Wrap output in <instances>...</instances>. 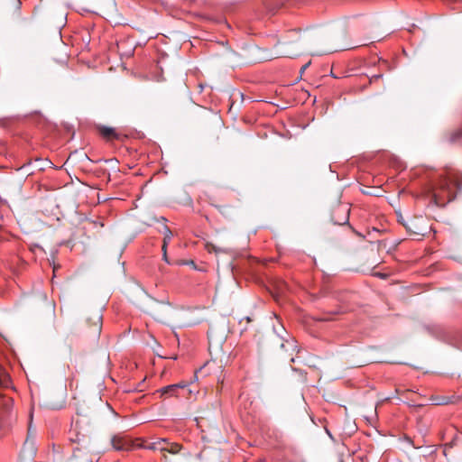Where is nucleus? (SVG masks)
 Wrapping results in <instances>:
<instances>
[{"label": "nucleus", "mask_w": 462, "mask_h": 462, "mask_svg": "<svg viewBox=\"0 0 462 462\" xmlns=\"http://www.w3.org/2000/svg\"><path fill=\"white\" fill-rule=\"evenodd\" d=\"M149 314L157 321L165 322L166 316L170 310V306L162 301H157L152 297H150L149 302Z\"/></svg>", "instance_id": "4"}, {"label": "nucleus", "mask_w": 462, "mask_h": 462, "mask_svg": "<svg viewBox=\"0 0 462 462\" xmlns=\"http://www.w3.org/2000/svg\"><path fill=\"white\" fill-rule=\"evenodd\" d=\"M380 77H382V75H374V78H375V79H378V78H380Z\"/></svg>", "instance_id": "20"}, {"label": "nucleus", "mask_w": 462, "mask_h": 462, "mask_svg": "<svg viewBox=\"0 0 462 462\" xmlns=\"http://www.w3.org/2000/svg\"><path fill=\"white\" fill-rule=\"evenodd\" d=\"M152 220H153L154 222H156V223H160V220H159L158 218H156V217H153V218H152Z\"/></svg>", "instance_id": "19"}, {"label": "nucleus", "mask_w": 462, "mask_h": 462, "mask_svg": "<svg viewBox=\"0 0 462 462\" xmlns=\"http://www.w3.org/2000/svg\"><path fill=\"white\" fill-rule=\"evenodd\" d=\"M9 383V375L5 369L0 366V384L6 387Z\"/></svg>", "instance_id": "12"}, {"label": "nucleus", "mask_w": 462, "mask_h": 462, "mask_svg": "<svg viewBox=\"0 0 462 462\" xmlns=\"http://www.w3.org/2000/svg\"><path fill=\"white\" fill-rule=\"evenodd\" d=\"M91 319L94 322L95 331L99 333L102 328V315L97 311L93 314Z\"/></svg>", "instance_id": "11"}, {"label": "nucleus", "mask_w": 462, "mask_h": 462, "mask_svg": "<svg viewBox=\"0 0 462 462\" xmlns=\"http://www.w3.org/2000/svg\"><path fill=\"white\" fill-rule=\"evenodd\" d=\"M347 220H348V217L346 216V217H345V222H346Z\"/></svg>", "instance_id": "23"}, {"label": "nucleus", "mask_w": 462, "mask_h": 462, "mask_svg": "<svg viewBox=\"0 0 462 462\" xmlns=\"http://www.w3.org/2000/svg\"><path fill=\"white\" fill-rule=\"evenodd\" d=\"M310 62H308L305 65H303L300 69V72L302 73L310 66Z\"/></svg>", "instance_id": "17"}, {"label": "nucleus", "mask_w": 462, "mask_h": 462, "mask_svg": "<svg viewBox=\"0 0 462 462\" xmlns=\"http://www.w3.org/2000/svg\"><path fill=\"white\" fill-rule=\"evenodd\" d=\"M99 131L102 136L108 141L118 140L120 138V134L116 131L115 128L101 126Z\"/></svg>", "instance_id": "9"}, {"label": "nucleus", "mask_w": 462, "mask_h": 462, "mask_svg": "<svg viewBox=\"0 0 462 462\" xmlns=\"http://www.w3.org/2000/svg\"><path fill=\"white\" fill-rule=\"evenodd\" d=\"M310 33L301 34L298 30H291L278 42L276 54L282 57L293 58L299 56L307 46Z\"/></svg>", "instance_id": "1"}, {"label": "nucleus", "mask_w": 462, "mask_h": 462, "mask_svg": "<svg viewBox=\"0 0 462 462\" xmlns=\"http://www.w3.org/2000/svg\"><path fill=\"white\" fill-rule=\"evenodd\" d=\"M462 190V180L458 177H448L439 181L434 190L433 199L437 206H445L454 200L457 191Z\"/></svg>", "instance_id": "2"}, {"label": "nucleus", "mask_w": 462, "mask_h": 462, "mask_svg": "<svg viewBox=\"0 0 462 462\" xmlns=\"http://www.w3.org/2000/svg\"><path fill=\"white\" fill-rule=\"evenodd\" d=\"M460 137H462V129H458L457 130L456 132H454L450 137V142H456L457 141Z\"/></svg>", "instance_id": "15"}, {"label": "nucleus", "mask_w": 462, "mask_h": 462, "mask_svg": "<svg viewBox=\"0 0 462 462\" xmlns=\"http://www.w3.org/2000/svg\"><path fill=\"white\" fill-rule=\"evenodd\" d=\"M397 219H398V222L402 224V225H403V223H407L408 222V220H405L401 213H399L397 215Z\"/></svg>", "instance_id": "16"}, {"label": "nucleus", "mask_w": 462, "mask_h": 462, "mask_svg": "<svg viewBox=\"0 0 462 462\" xmlns=\"http://www.w3.org/2000/svg\"><path fill=\"white\" fill-rule=\"evenodd\" d=\"M274 331L277 336L282 339L281 347L283 348L286 352H289L290 356H292L297 348L296 341L293 338L284 339L282 334H287V332L285 331V328L282 325H280L279 328H274Z\"/></svg>", "instance_id": "5"}, {"label": "nucleus", "mask_w": 462, "mask_h": 462, "mask_svg": "<svg viewBox=\"0 0 462 462\" xmlns=\"http://www.w3.org/2000/svg\"><path fill=\"white\" fill-rule=\"evenodd\" d=\"M447 402H448L447 401H444V400H443V401H441V402H437V404H439H439H445V403H447Z\"/></svg>", "instance_id": "18"}, {"label": "nucleus", "mask_w": 462, "mask_h": 462, "mask_svg": "<svg viewBox=\"0 0 462 462\" xmlns=\"http://www.w3.org/2000/svg\"><path fill=\"white\" fill-rule=\"evenodd\" d=\"M145 448H146V449L159 450L161 452L169 451L171 453H177L179 450L178 445H175L174 447H171V449H169V444L166 442V440L164 439H161L160 440H158L156 442L155 441L150 442V441L146 440Z\"/></svg>", "instance_id": "6"}, {"label": "nucleus", "mask_w": 462, "mask_h": 462, "mask_svg": "<svg viewBox=\"0 0 462 462\" xmlns=\"http://www.w3.org/2000/svg\"><path fill=\"white\" fill-rule=\"evenodd\" d=\"M22 452L25 457L31 459H32L36 455V443L34 438H32L31 435L30 429L28 430V436L23 443Z\"/></svg>", "instance_id": "7"}, {"label": "nucleus", "mask_w": 462, "mask_h": 462, "mask_svg": "<svg viewBox=\"0 0 462 462\" xmlns=\"http://www.w3.org/2000/svg\"><path fill=\"white\" fill-rule=\"evenodd\" d=\"M403 226L410 233L422 234L421 231L417 228L416 220L414 219H409L407 223H403Z\"/></svg>", "instance_id": "10"}, {"label": "nucleus", "mask_w": 462, "mask_h": 462, "mask_svg": "<svg viewBox=\"0 0 462 462\" xmlns=\"http://www.w3.org/2000/svg\"><path fill=\"white\" fill-rule=\"evenodd\" d=\"M111 443L114 449L117 451H134L139 448H143V440H133L123 434H117L113 436V438L111 439Z\"/></svg>", "instance_id": "3"}, {"label": "nucleus", "mask_w": 462, "mask_h": 462, "mask_svg": "<svg viewBox=\"0 0 462 462\" xmlns=\"http://www.w3.org/2000/svg\"><path fill=\"white\" fill-rule=\"evenodd\" d=\"M290 361H291V362H294V358L291 356V357L290 358Z\"/></svg>", "instance_id": "22"}, {"label": "nucleus", "mask_w": 462, "mask_h": 462, "mask_svg": "<svg viewBox=\"0 0 462 462\" xmlns=\"http://www.w3.org/2000/svg\"><path fill=\"white\" fill-rule=\"evenodd\" d=\"M182 387H184V385H182V384H171V385L163 387L161 391H162V394H166V393L173 394V393L175 392L176 389L182 388Z\"/></svg>", "instance_id": "13"}, {"label": "nucleus", "mask_w": 462, "mask_h": 462, "mask_svg": "<svg viewBox=\"0 0 462 462\" xmlns=\"http://www.w3.org/2000/svg\"><path fill=\"white\" fill-rule=\"evenodd\" d=\"M161 220H162L161 227H158V231L162 233L163 236H164V237H163V244L162 245V250L163 252V259L167 262L168 260H167V255H166V250H167L168 243L171 239L172 233L170 230V228L165 225L166 218L162 217Z\"/></svg>", "instance_id": "8"}, {"label": "nucleus", "mask_w": 462, "mask_h": 462, "mask_svg": "<svg viewBox=\"0 0 462 462\" xmlns=\"http://www.w3.org/2000/svg\"><path fill=\"white\" fill-rule=\"evenodd\" d=\"M145 344H146V346H149L152 349H154V346L156 345V340H155V338L153 337L152 335H149L148 337H146Z\"/></svg>", "instance_id": "14"}, {"label": "nucleus", "mask_w": 462, "mask_h": 462, "mask_svg": "<svg viewBox=\"0 0 462 462\" xmlns=\"http://www.w3.org/2000/svg\"><path fill=\"white\" fill-rule=\"evenodd\" d=\"M245 319H246L247 322L251 321V319L249 317H246Z\"/></svg>", "instance_id": "21"}]
</instances>
